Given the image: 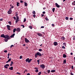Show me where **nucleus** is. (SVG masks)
I'll return each instance as SVG.
<instances>
[{
	"mask_svg": "<svg viewBox=\"0 0 75 75\" xmlns=\"http://www.w3.org/2000/svg\"><path fill=\"white\" fill-rule=\"evenodd\" d=\"M0 37L2 38H5L4 41L6 42H7L8 41V40H10V37L8 35H5L4 34H2L1 35Z\"/></svg>",
	"mask_w": 75,
	"mask_h": 75,
	"instance_id": "f257e3e1",
	"label": "nucleus"
},
{
	"mask_svg": "<svg viewBox=\"0 0 75 75\" xmlns=\"http://www.w3.org/2000/svg\"><path fill=\"white\" fill-rule=\"evenodd\" d=\"M38 56H39V57H41L42 56V54H41V53L39 52H37V53L35 54V58H37Z\"/></svg>",
	"mask_w": 75,
	"mask_h": 75,
	"instance_id": "f03ea898",
	"label": "nucleus"
},
{
	"mask_svg": "<svg viewBox=\"0 0 75 75\" xmlns=\"http://www.w3.org/2000/svg\"><path fill=\"white\" fill-rule=\"evenodd\" d=\"M32 60V59H29V58H27L26 60H25V61L26 62H28V63H30L31 62V61Z\"/></svg>",
	"mask_w": 75,
	"mask_h": 75,
	"instance_id": "7ed1b4c3",
	"label": "nucleus"
},
{
	"mask_svg": "<svg viewBox=\"0 0 75 75\" xmlns=\"http://www.w3.org/2000/svg\"><path fill=\"white\" fill-rule=\"evenodd\" d=\"M25 41L26 43H28L30 42L29 40L26 38H25Z\"/></svg>",
	"mask_w": 75,
	"mask_h": 75,
	"instance_id": "20e7f679",
	"label": "nucleus"
},
{
	"mask_svg": "<svg viewBox=\"0 0 75 75\" xmlns=\"http://www.w3.org/2000/svg\"><path fill=\"white\" fill-rule=\"evenodd\" d=\"M40 68H42V69H44L45 68V65L44 64H42L40 65Z\"/></svg>",
	"mask_w": 75,
	"mask_h": 75,
	"instance_id": "39448f33",
	"label": "nucleus"
},
{
	"mask_svg": "<svg viewBox=\"0 0 75 75\" xmlns=\"http://www.w3.org/2000/svg\"><path fill=\"white\" fill-rule=\"evenodd\" d=\"M11 9H9V11H8V14H11V13L12 12Z\"/></svg>",
	"mask_w": 75,
	"mask_h": 75,
	"instance_id": "423d86ee",
	"label": "nucleus"
},
{
	"mask_svg": "<svg viewBox=\"0 0 75 75\" xmlns=\"http://www.w3.org/2000/svg\"><path fill=\"white\" fill-rule=\"evenodd\" d=\"M6 26L8 30H11V29L10 28V26L9 25H7Z\"/></svg>",
	"mask_w": 75,
	"mask_h": 75,
	"instance_id": "0eeeda50",
	"label": "nucleus"
},
{
	"mask_svg": "<svg viewBox=\"0 0 75 75\" xmlns=\"http://www.w3.org/2000/svg\"><path fill=\"white\" fill-rule=\"evenodd\" d=\"M55 5L56 6H57V8H59L60 7V5H59L57 3H55Z\"/></svg>",
	"mask_w": 75,
	"mask_h": 75,
	"instance_id": "6e6552de",
	"label": "nucleus"
},
{
	"mask_svg": "<svg viewBox=\"0 0 75 75\" xmlns=\"http://www.w3.org/2000/svg\"><path fill=\"white\" fill-rule=\"evenodd\" d=\"M53 44H54V45L56 46L58 45V44L57 42H54Z\"/></svg>",
	"mask_w": 75,
	"mask_h": 75,
	"instance_id": "1a4fd4ad",
	"label": "nucleus"
},
{
	"mask_svg": "<svg viewBox=\"0 0 75 75\" xmlns=\"http://www.w3.org/2000/svg\"><path fill=\"white\" fill-rule=\"evenodd\" d=\"M21 31V29L20 28H18L16 29V31L20 32Z\"/></svg>",
	"mask_w": 75,
	"mask_h": 75,
	"instance_id": "9d476101",
	"label": "nucleus"
},
{
	"mask_svg": "<svg viewBox=\"0 0 75 75\" xmlns=\"http://www.w3.org/2000/svg\"><path fill=\"white\" fill-rule=\"evenodd\" d=\"M37 35H38L39 36H41L42 35L41 34V33H37Z\"/></svg>",
	"mask_w": 75,
	"mask_h": 75,
	"instance_id": "9b49d317",
	"label": "nucleus"
},
{
	"mask_svg": "<svg viewBox=\"0 0 75 75\" xmlns=\"http://www.w3.org/2000/svg\"><path fill=\"white\" fill-rule=\"evenodd\" d=\"M15 35V33H14L13 34H12V35H11V36H10V37L11 38H13V37H14V36Z\"/></svg>",
	"mask_w": 75,
	"mask_h": 75,
	"instance_id": "f8f14e48",
	"label": "nucleus"
},
{
	"mask_svg": "<svg viewBox=\"0 0 75 75\" xmlns=\"http://www.w3.org/2000/svg\"><path fill=\"white\" fill-rule=\"evenodd\" d=\"M65 38L64 37H62L61 38V39L63 41H64L65 39Z\"/></svg>",
	"mask_w": 75,
	"mask_h": 75,
	"instance_id": "ddd939ff",
	"label": "nucleus"
},
{
	"mask_svg": "<svg viewBox=\"0 0 75 75\" xmlns=\"http://www.w3.org/2000/svg\"><path fill=\"white\" fill-rule=\"evenodd\" d=\"M9 69L10 70H12L13 69V67H11L10 68H9Z\"/></svg>",
	"mask_w": 75,
	"mask_h": 75,
	"instance_id": "4468645a",
	"label": "nucleus"
},
{
	"mask_svg": "<svg viewBox=\"0 0 75 75\" xmlns=\"http://www.w3.org/2000/svg\"><path fill=\"white\" fill-rule=\"evenodd\" d=\"M67 57V55L65 54L63 55V57L64 58H66Z\"/></svg>",
	"mask_w": 75,
	"mask_h": 75,
	"instance_id": "2eb2a0df",
	"label": "nucleus"
},
{
	"mask_svg": "<svg viewBox=\"0 0 75 75\" xmlns=\"http://www.w3.org/2000/svg\"><path fill=\"white\" fill-rule=\"evenodd\" d=\"M16 30H17V29H16V28L14 29L13 30V33H14L16 32Z\"/></svg>",
	"mask_w": 75,
	"mask_h": 75,
	"instance_id": "dca6fc26",
	"label": "nucleus"
},
{
	"mask_svg": "<svg viewBox=\"0 0 75 75\" xmlns=\"http://www.w3.org/2000/svg\"><path fill=\"white\" fill-rule=\"evenodd\" d=\"M72 5H75V1H73L72 3Z\"/></svg>",
	"mask_w": 75,
	"mask_h": 75,
	"instance_id": "f3484780",
	"label": "nucleus"
},
{
	"mask_svg": "<svg viewBox=\"0 0 75 75\" xmlns=\"http://www.w3.org/2000/svg\"><path fill=\"white\" fill-rule=\"evenodd\" d=\"M16 5L17 6H18L20 5L19 3L18 2H17V3Z\"/></svg>",
	"mask_w": 75,
	"mask_h": 75,
	"instance_id": "a211bd4d",
	"label": "nucleus"
},
{
	"mask_svg": "<svg viewBox=\"0 0 75 75\" xmlns=\"http://www.w3.org/2000/svg\"><path fill=\"white\" fill-rule=\"evenodd\" d=\"M4 68H6V69H7L8 68V67H7L6 65H6H5L4 66Z\"/></svg>",
	"mask_w": 75,
	"mask_h": 75,
	"instance_id": "6ab92c4d",
	"label": "nucleus"
},
{
	"mask_svg": "<svg viewBox=\"0 0 75 75\" xmlns=\"http://www.w3.org/2000/svg\"><path fill=\"white\" fill-rule=\"evenodd\" d=\"M29 28H30L31 30H32L33 29V27L32 26H29Z\"/></svg>",
	"mask_w": 75,
	"mask_h": 75,
	"instance_id": "aec40b11",
	"label": "nucleus"
},
{
	"mask_svg": "<svg viewBox=\"0 0 75 75\" xmlns=\"http://www.w3.org/2000/svg\"><path fill=\"white\" fill-rule=\"evenodd\" d=\"M32 13H33V14H36V12L35 11H34L32 12Z\"/></svg>",
	"mask_w": 75,
	"mask_h": 75,
	"instance_id": "412c9836",
	"label": "nucleus"
},
{
	"mask_svg": "<svg viewBox=\"0 0 75 75\" xmlns=\"http://www.w3.org/2000/svg\"><path fill=\"white\" fill-rule=\"evenodd\" d=\"M55 72V70H52L51 71V72L52 73H53V72Z\"/></svg>",
	"mask_w": 75,
	"mask_h": 75,
	"instance_id": "4be33fe9",
	"label": "nucleus"
},
{
	"mask_svg": "<svg viewBox=\"0 0 75 75\" xmlns=\"http://www.w3.org/2000/svg\"><path fill=\"white\" fill-rule=\"evenodd\" d=\"M52 10L53 12H54L55 10V8H53L52 9Z\"/></svg>",
	"mask_w": 75,
	"mask_h": 75,
	"instance_id": "5701e85b",
	"label": "nucleus"
},
{
	"mask_svg": "<svg viewBox=\"0 0 75 75\" xmlns=\"http://www.w3.org/2000/svg\"><path fill=\"white\" fill-rule=\"evenodd\" d=\"M25 4V6H26L27 5V4L26 2H25L24 3Z\"/></svg>",
	"mask_w": 75,
	"mask_h": 75,
	"instance_id": "b1692460",
	"label": "nucleus"
},
{
	"mask_svg": "<svg viewBox=\"0 0 75 75\" xmlns=\"http://www.w3.org/2000/svg\"><path fill=\"white\" fill-rule=\"evenodd\" d=\"M8 23L10 25H11V21H8Z\"/></svg>",
	"mask_w": 75,
	"mask_h": 75,
	"instance_id": "393cba45",
	"label": "nucleus"
},
{
	"mask_svg": "<svg viewBox=\"0 0 75 75\" xmlns=\"http://www.w3.org/2000/svg\"><path fill=\"white\" fill-rule=\"evenodd\" d=\"M26 21V18H24V21H23V22H25Z\"/></svg>",
	"mask_w": 75,
	"mask_h": 75,
	"instance_id": "a878e982",
	"label": "nucleus"
},
{
	"mask_svg": "<svg viewBox=\"0 0 75 75\" xmlns=\"http://www.w3.org/2000/svg\"><path fill=\"white\" fill-rule=\"evenodd\" d=\"M42 73L41 72V71H40V72L38 73V75H40Z\"/></svg>",
	"mask_w": 75,
	"mask_h": 75,
	"instance_id": "bb28decb",
	"label": "nucleus"
},
{
	"mask_svg": "<svg viewBox=\"0 0 75 75\" xmlns=\"http://www.w3.org/2000/svg\"><path fill=\"white\" fill-rule=\"evenodd\" d=\"M65 19L67 20L69 19V18L68 17H66L65 18Z\"/></svg>",
	"mask_w": 75,
	"mask_h": 75,
	"instance_id": "cd10ccee",
	"label": "nucleus"
},
{
	"mask_svg": "<svg viewBox=\"0 0 75 75\" xmlns=\"http://www.w3.org/2000/svg\"><path fill=\"white\" fill-rule=\"evenodd\" d=\"M63 62L64 63H66V59H64V61H63Z\"/></svg>",
	"mask_w": 75,
	"mask_h": 75,
	"instance_id": "c85d7f7f",
	"label": "nucleus"
},
{
	"mask_svg": "<svg viewBox=\"0 0 75 75\" xmlns=\"http://www.w3.org/2000/svg\"><path fill=\"white\" fill-rule=\"evenodd\" d=\"M14 6H11V8H10V9H11V8H14Z\"/></svg>",
	"mask_w": 75,
	"mask_h": 75,
	"instance_id": "c756f323",
	"label": "nucleus"
},
{
	"mask_svg": "<svg viewBox=\"0 0 75 75\" xmlns=\"http://www.w3.org/2000/svg\"><path fill=\"white\" fill-rule=\"evenodd\" d=\"M37 62L38 63V64H39V62H40V61L39 60H37Z\"/></svg>",
	"mask_w": 75,
	"mask_h": 75,
	"instance_id": "7c9ffc66",
	"label": "nucleus"
},
{
	"mask_svg": "<svg viewBox=\"0 0 75 75\" xmlns=\"http://www.w3.org/2000/svg\"><path fill=\"white\" fill-rule=\"evenodd\" d=\"M39 51H40V52L42 51V49H39Z\"/></svg>",
	"mask_w": 75,
	"mask_h": 75,
	"instance_id": "2f4dec72",
	"label": "nucleus"
},
{
	"mask_svg": "<svg viewBox=\"0 0 75 75\" xmlns=\"http://www.w3.org/2000/svg\"><path fill=\"white\" fill-rule=\"evenodd\" d=\"M45 19L46 21H49V19H48L47 18V17Z\"/></svg>",
	"mask_w": 75,
	"mask_h": 75,
	"instance_id": "473e14b6",
	"label": "nucleus"
},
{
	"mask_svg": "<svg viewBox=\"0 0 75 75\" xmlns=\"http://www.w3.org/2000/svg\"><path fill=\"white\" fill-rule=\"evenodd\" d=\"M35 72H38V69H36V70H35Z\"/></svg>",
	"mask_w": 75,
	"mask_h": 75,
	"instance_id": "72a5a7b5",
	"label": "nucleus"
},
{
	"mask_svg": "<svg viewBox=\"0 0 75 75\" xmlns=\"http://www.w3.org/2000/svg\"><path fill=\"white\" fill-rule=\"evenodd\" d=\"M13 46H14V45H11V46H10V49H11V48L12 47H13Z\"/></svg>",
	"mask_w": 75,
	"mask_h": 75,
	"instance_id": "f704fd0d",
	"label": "nucleus"
},
{
	"mask_svg": "<svg viewBox=\"0 0 75 75\" xmlns=\"http://www.w3.org/2000/svg\"><path fill=\"white\" fill-rule=\"evenodd\" d=\"M7 50H4V52L5 53H7Z\"/></svg>",
	"mask_w": 75,
	"mask_h": 75,
	"instance_id": "c9c22d12",
	"label": "nucleus"
},
{
	"mask_svg": "<svg viewBox=\"0 0 75 75\" xmlns=\"http://www.w3.org/2000/svg\"><path fill=\"white\" fill-rule=\"evenodd\" d=\"M63 45H64L65 46L66 45V43H63Z\"/></svg>",
	"mask_w": 75,
	"mask_h": 75,
	"instance_id": "e433bc0d",
	"label": "nucleus"
},
{
	"mask_svg": "<svg viewBox=\"0 0 75 75\" xmlns=\"http://www.w3.org/2000/svg\"><path fill=\"white\" fill-rule=\"evenodd\" d=\"M16 17H18V13H17V12H16Z\"/></svg>",
	"mask_w": 75,
	"mask_h": 75,
	"instance_id": "4c0bfd02",
	"label": "nucleus"
},
{
	"mask_svg": "<svg viewBox=\"0 0 75 75\" xmlns=\"http://www.w3.org/2000/svg\"><path fill=\"white\" fill-rule=\"evenodd\" d=\"M50 72V70H47V73H49Z\"/></svg>",
	"mask_w": 75,
	"mask_h": 75,
	"instance_id": "58836bf2",
	"label": "nucleus"
},
{
	"mask_svg": "<svg viewBox=\"0 0 75 75\" xmlns=\"http://www.w3.org/2000/svg\"><path fill=\"white\" fill-rule=\"evenodd\" d=\"M19 19V18L18 17V16L16 17V20H18V19Z\"/></svg>",
	"mask_w": 75,
	"mask_h": 75,
	"instance_id": "ea45409f",
	"label": "nucleus"
},
{
	"mask_svg": "<svg viewBox=\"0 0 75 75\" xmlns=\"http://www.w3.org/2000/svg\"><path fill=\"white\" fill-rule=\"evenodd\" d=\"M16 74H18V75H21V73H19V72H17Z\"/></svg>",
	"mask_w": 75,
	"mask_h": 75,
	"instance_id": "a19ab883",
	"label": "nucleus"
},
{
	"mask_svg": "<svg viewBox=\"0 0 75 75\" xmlns=\"http://www.w3.org/2000/svg\"><path fill=\"white\" fill-rule=\"evenodd\" d=\"M11 59H8V62H10V61H11Z\"/></svg>",
	"mask_w": 75,
	"mask_h": 75,
	"instance_id": "79ce46f5",
	"label": "nucleus"
},
{
	"mask_svg": "<svg viewBox=\"0 0 75 75\" xmlns=\"http://www.w3.org/2000/svg\"><path fill=\"white\" fill-rule=\"evenodd\" d=\"M18 22V20H17L16 19V23H17Z\"/></svg>",
	"mask_w": 75,
	"mask_h": 75,
	"instance_id": "37998d69",
	"label": "nucleus"
},
{
	"mask_svg": "<svg viewBox=\"0 0 75 75\" xmlns=\"http://www.w3.org/2000/svg\"><path fill=\"white\" fill-rule=\"evenodd\" d=\"M33 17H34V18H35V14L33 15Z\"/></svg>",
	"mask_w": 75,
	"mask_h": 75,
	"instance_id": "c03bdc74",
	"label": "nucleus"
},
{
	"mask_svg": "<svg viewBox=\"0 0 75 75\" xmlns=\"http://www.w3.org/2000/svg\"><path fill=\"white\" fill-rule=\"evenodd\" d=\"M11 64H13V62L12 61H11Z\"/></svg>",
	"mask_w": 75,
	"mask_h": 75,
	"instance_id": "a18cd8bd",
	"label": "nucleus"
},
{
	"mask_svg": "<svg viewBox=\"0 0 75 75\" xmlns=\"http://www.w3.org/2000/svg\"><path fill=\"white\" fill-rule=\"evenodd\" d=\"M73 40H75V37L74 36L73 38Z\"/></svg>",
	"mask_w": 75,
	"mask_h": 75,
	"instance_id": "49530a36",
	"label": "nucleus"
},
{
	"mask_svg": "<svg viewBox=\"0 0 75 75\" xmlns=\"http://www.w3.org/2000/svg\"><path fill=\"white\" fill-rule=\"evenodd\" d=\"M71 69H74V66H71Z\"/></svg>",
	"mask_w": 75,
	"mask_h": 75,
	"instance_id": "de8ad7c7",
	"label": "nucleus"
},
{
	"mask_svg": "<svg viewBox=\"0 0 75 75\" xmlns=\"http://www.w3.org/2000/svg\"><path fill=\"white\" fill-rule=\"evenodd\" d=\"M22 56H21L20 57V59H22Z\"/></svg>",
	"mask_w": 75,
	"mask_h": 75,
	"instance_id": "09e8293b",
	"label": "nucleus"
},
{
	"mask_svg": "<svg viewBox=\"0 0 75 75\" xmlns=\"http://www.w3.org/2000/svg\"><path fill=\"white\" fill-rule=\"evenodd\" d=\"M70 20H73V18H70Z\"/></svg>",
	"mask_w": 75,
	"mask_h": 75,
	"instance_id": "8fccbe9b",
	"label": "nucleus"
},
{
	"mask_svg": "<svg viewBox=\"0 0 75 75\" xmlns=\"http://www.w3.org/2000/svg\"><path fill=\"white\" fill-rule=\"evenodd\" d=\"M62 48H63L64 49H65V47L64 46H62Z\"/></svg>",
	"mask_w": 75,
	"mask_h": 75,
	"instance_id": "3c124183",
	"label": "nucleus"
},
{
	"mask_svg": "<svg viewBox=\"0 0 75 75\" xmlns=\"http://www.w3.org/2000/svg\"><path fill=\"white\" fill-rule=\"evenodd\" d=\"M45 27L44 26H42L41 27V28H43Z\"/></svg>",
	"mask_w": 75,
	"mask_h": 75,
	"instance_id": "603ef678",
	"label": "nucleus"
},
{
	"mask_svg": "<svg viewBox=\"0 0 75 75\" xmlns=\"http://www.w3.org/2000/svg\"><path fill=\"white\" fill-rule=\"evenodd\" d=\"M21 26H23V28H24L25 27V26H24V25H21Z\"/></svg>",
	"mask_w": 75,
	"mask_h": 75,
	"instance_id": "864d4df0",
	"label": "nucleus"
},
{
	"mask_svg": "<svg viewBox=\"0 0 75 75\" xmlns=\"http://www.w3.org/2000/svg\"><path fill=\"white\" fill-rule=\"evenodd\" d=\"M6 65L7 66H9V64H6Z\"/></svg>",
	"mask_w": 75,
	"mask_h": 75,
	"instance_id": "5fc2aeb1",
	"label": "nucleus"
},
{
	"mask_svg": "<svg viewBox=\"0 0 75 75\" xmlns=\"http://www.w3.org/2000/svg\"><path fill=\"white\" fill-rule=\"evenodd\" d=\"M13 18H14V19L15 20H16V17L14 16V17H13Z\"/></svg>",
	"mask_w": 75,
	"mask_h": 75,
	"instance_id": "6e6d98bb",
	"label": "nucleus"
},
{
	"mask_svg": "<svg viewBox=\"0 0 75 75\" xmlns=\"http://www.w3.org/2000/svg\"><path fill=\"white\" fill-rule=\"evenodd\" d=\"M70 55H73V53L72 52H71V53H70Z\"/></svg>",
	"mask_w": 75,
	"mask_h": 75,
	"instance_id": "4d7b16f0",
	"label": "nucleus"
},
{
	"mask_svg": "<svg viewBox=\"0 0 75 75\" xmlns=\"http://www.w3.org/2000/svg\"><path fill=\"white\" fill-rule=\"evenodd\" d=\"M70 74H71V75H74V74H73L72 73V72H71V73H70Z\"/></svg>",
	"mask_w": 75,
	"mask_h": 75,
	"instance_id": "13d9d810",
	"label": "nucleus"
},
{
	"mask_svg": "<svg viewBox=\"0 0 75 75\" xmlns=\"http://www.w3.org/2000/svg\"><path fill=\"white\" fill-rule=\"evenodd\" d=\"M41 16H41L42 17H43L44 16V14H42Z\"/></svg>",
	"mask_w": 75,
	"mask_h": 75,
	"instance_id": "bf43d9fd",
	"label": "nucleus"
},
{
	"mask_svg": "<svg viewBox=\"0 0 75 75\" xmlns=\"http://www.w3.org/2000/svg\"><path fill=\"white\" fill-rule=\"evenodd\" d=\"M20 3H22L23 2V1H22V0H20Z\"/></svg>",
	"mask_w": 75,
	"mask_h": 75,
	"instance_id": "052dcab7",
	"label": "nucleus"
},
{
	"mask_svg": "<svg viewBox=\"0 0 75 75\" xmlns=\"http://www.w3.org/2000/svg\"><path fill=\"white\" fill-rule=\"evenodd\" d=\"M42 13L43 14H45V11H43L42 12Z\"/></svg>",
	"mask_w": 75,
	"mask_h": 75,
	"instance_id": "680f3d73",
	"label": "nucleus"
},
{
	"mask_svg": "<svg viewBox=\"0 0 75 75\" xmlns=\"http://www.w3.org/2000/svg\"><path fill=\"white\" fill-rule=\"evenodd\" d=\"M3 20V18H1L0 19V21H2Z\"/></svg>",
	"mask_w": 75,
	"mask_h": 75,
	"instance_id": "e2e57ef3",
	"label": "nucleus"
},
{
	"mask_svg": "<svg viewBox=\"0 0 75 75\" xmlns=\"http://www.w3.org/2000/svg\"><path fill=\"white\" fill-rule=\"evenodd\" d=\"M52 26H54V24H52Z\"/></svg>",
	"mask_w": 75,
	"mask_h": 75,
	"instance_id": "0e129e2a",
	"label": "nucleus"
},
{
	"mask_svg": "<svg viewBox=\"0 0 75 75\" xmlns=\"http://www.w3.org/2000/svg\"><path fill=\"white\" fill-rule=\"evenodd\" d=\"M27 75H30V73H28Z\"/></svg>",
	"mask_w": 75,
	"mask_h": 75,
	"instance_id": "69168bd1",
	"label": "nucleus"
},
{
	"mask_svg": "<svg viewBox=\"0 0 75 75\" xmlns=\"http://www.w3.org/2000/svg\"><path fill=\"white\" fill-rule=\"evenodd\" d=\"M8 56H10V53H8Z\"/></svg>",
	"mask_w": 75,
	"mask_h": 75,
	"instance_id": "338daca9",
	"label": "nucleus"
},
{
	"mask_svg": "<svg viewBox=\"0 0 75 75\" xmlns=\"http://www.w3.org/2000/svg\"><path fill=\"white\" fill-rule=\"evenodd\" d=\"M25 45H26L25 44H23V46H25Z\"/></svg>",
	"mask_w": 75,
	"mask_h": 75,
	"instance_id": "774afa93",
	"label": "nucleus"
}]
</instances>
